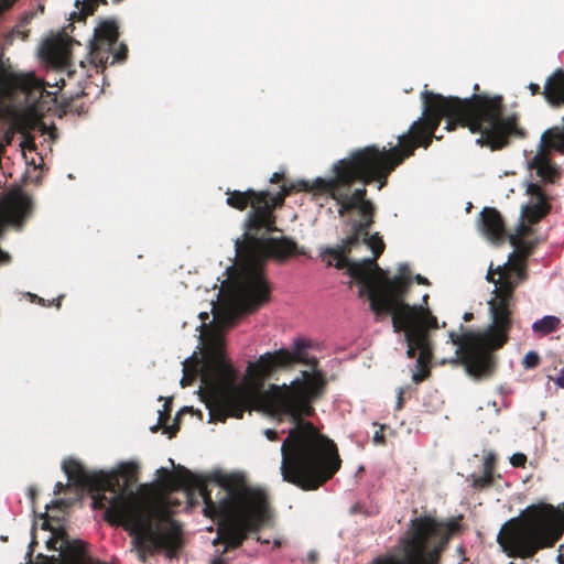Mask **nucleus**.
Here are the masks:
<instances>
[{
    "label": "nucleus",
    "instance_id": "21",
    "mask_svg": "<svg viewBox=\"0 0 564 564\" xmlns=\"http://www.w3.org/2000/svg\"><path fill=\"white\" fill-rule=\"evenodd\" d=\"M540 356L535 351H529L523 358V366L527 369H534L540 365Z\"/></svg>",
    "mask_w": 564,
    "mask_h": 564
},
{
    "label": "nucleus",
    "instance_id": "10",
    "mask_svg": "<svg viewBox=\"0 0 564 564\" xmlns=\"http://www.w3.org/2000/svg\"><path fill=\"white\" fill-rule=\"evenodd\" d=\"M529 202L522 206L521 221L516 228L514 234L508 236L509 242L514 247V251L501 267L519 269L522 273L521 283L527 279V258L534 250V242L528 240L533 234V229L527 225L538 224L551 210L550 198L538 183H530L527 187Z\"/></svg>",
    "mask_w": 564,
    "mask_h": 564
},
{
    "label": "nucleus",
    "instance_id": "36",
    "mask_svg": "<svg viewBox=\"0 0 564 564\" xmlns=\"http://www.w3.org/2000/svg\"><path fill=\"white\" fill-rule=\"evenodd\" d=\"M556 384L564 389V368L561 370L560 376L555 379Z\"/></svg>",
    "mask_w": 564,
    "mask_h": 564
},
{
    "label": "nucleus",
    "instance_id": "48",
    "mask_svg": "<svg viewBox=\"0 0 564 564\" xmlns=\"http://www.w3.org/2000/svg\"><path fill=\"white\" fill-rule=\"evenodd\" d=\"M475 90L479 89V86L476 84L474 87Z\"/></svg>",
    "mask_w": 564,
    "mask_h": 564
},
{
    "label": "nucleus",
    "instance_id": "37",
    "mask_svg": "<svg viewBox=\"0 0 564 564\" xmlns=\"http://www.w3.org/2000/svg\"><path fill=\"white\" fill-rule=\"evenodd\" d=\"M236 318H237V316L234 313H229L228 316L226 317L225 323L227 325L231 326L235 324Z\"/></svg>",
    "mask_w": 564,
    "mask_h": 564
},
{
    "label": "nucleus",
    "instance_id": "12",
    "mask_svg": "<svg viewBox=\"0 0 564 564\" xmlns=\"http://www.w3.org/2000/svg\"><path fill=\"white\" fill-rule=\"evenodd\" d=\"M564 154V117L561 124L546 129L540 139L539 152L531 160L530 166L545 183L554 184L561 178L560 167L551 160L550 153Z\"/></svg>",
    "mask_w": 564,
    "mask_h": 564
},
{
    "label": "nucleus",
    "instance_id": "9",
    "mask_svg": "<svg viewBox=\"0 0 564 564\" xmlns=\"http://www.w3.org/2000/svg\"><path fill=\"white\" fill-rule=\"evenodd\" d=\"M459 530L455 520L437 521L429 516L411 521V536L404 541L403 562L394 556L377 557L371 564H438L451 536Z\"/></svg>",
    "mask_w": 564,
    "mask_h": 564
},
{
    "label": "nucleus",
    "instance_id": "45",
    "mask_svg": "<svg viewBox=\"0 0 564 564\" xmlns=\"http://www.w3.org/2000/svg\"><path fill=\"white\" fill-rule=\"evenodd\" d=\"M257 541H258V542H261V543H269V541H267V540H265V541H262V540L260 539V536H258V538H257Z\"/></svg>",
    "mask_w": 564,
    "mask_h": 564
},
{
    "label": "nucleus",
    "instance_id": "51",
    "mask_svg": "<svg viewBox=\"0 0 564 564\" xmlns=\"http://www.w3.org/2000/svg\"><path fill=\"white\" fill-rule=\"evenodd\" d=\"M562 106H564V104H562Z\"/></svg>",
    "mask_w": 564,
    "mask_h": 564
},
{
    "label": "nucleus",
    "instance_id": "32",
    "mask_svg": "<svg viewBox=\"0 0 564 564\" xmlns=\"http://www.w3.org/2000/svg\"><path fill=\"white\" fill-rule=\"evenodd\" d=\"M529 90L531 91L532 96L542 94L543 89H541L540 85L530 83L528 86Z\"/></svg>",
    "mask_w": 564,
    "mask_h": 564
},
{
    "label": "nucleus",
    "instance_id": "26",
    "mask_svg": "<svg viewBox=\"0 0 564 564\" xmlns=\"http://www.w3.org/2000/svg\"><path fill=\"white\" fill-rule=\"evenodd\" d=\"M495 456L492 454L488 455L486 458H485V462H484V471L486 473H490L494 475V470H495Z\"/></svg>",
    "mask_w": 564,
    "mask_h": 564
},
{
    "label": "nucleus",
    "instance_id": "6",
    "mask_svg": "<svg viewBox=\"0 0 564 564\" xmlns=\"http://www.w3.org/2000/svg\"><path fill=\"white\" fill-rule=\"evenodd\" d=\"M378 274L379 279L372 278V284L366 293L370 301V308L378 317L391 315L394 333H404L408 358L412 359L419 352L417 371L413 373L412 380L421 383L431 375L433 345L429 330L438 328L437 318L424 306L410 305L405 302L412 284L408 264H401L399 274L393 278H388L384 272Z\"/></svg>",
    "mask_w": 564,
    "mask_h": 564
},
{
    "label": "nucleus",
    "instance_id": "15",
    "mask_svg": "<svg viewBox=\"0 0 564 564\" xmlns=\"http://www.w3.org/2000/svg\"><path fill=\"white\" fill-rule=\"evenodd\" d=\"M480 226L484 235L494 242H502L507 237L501 214L494 207H485L480 213Z\"/></svg>",
    "mask_w": 564,
    "mask_h": 564
},
{
    "label": "nucleus",
    "instance_id": "8",
    "mask_svg": "<svg viewBox=\"0 0 564 564\" xmlns=\"http://www.w3.org/2000/svg\"><path fill=\"white\" fill-rule=\"evenodd\" d=\"M564 534V502L554 507L539 501L518 518L507 521L497 535L502 552L511 558H532L553 547Z\"/></svg>",
    "mask_w": 564,
    "mask_h": 564
},
{
    "label": "nucleus",
    "instance_id": "17",
    "mask_svg": "<svg viewBox=\"0 0 564 564\" xmlns=\"http://www.w3.org/2000/svg\"><path fill=\"white\" fill-rule=\"evenodd\" d=\"M86 544L80 540L68 539L65 531H61V544L59 551L62 554L69 556L70 558H79L85 552Z\"/></svg>",
    "mask_w": 564,
    "mask_h": 564
},
{
    "label": "nucleus",
    "instance_id": "1",
    "mask_svg": "<svg viewBox=\"0 0 564 564\" xmlns=\"http://www.w3.org/2000/svg\"><path fill=\"white\" fill-rule=\"evenodd\" d=\"M421 99L422 117L398 138V145L389 149L368 145L355 150L333 164L330 177L314 180L315 192L334 199L339 206L340 217L352 210H358L361 217L360 220H349L350 234L340 243L324 251L325 256L336 260L337 269L346 268L347 273L360 283L359 297H364L372 284V271L383 274L377 259L386 248L379 232L369 234L375 224L376 206L366 198V185L378 182L381 189L387 185L389 175L413 155L417 147L427 149L433 138L441 140L442 135H436L435 131L443 119H446L445 130L468 128L471 133L479 134L476 143L491 151L507 148L512 138L527 137L516 113L503 116L502 96L474 94L462 99L424 90Z\"/></svg>",
    "mask_w": 564,
    "mask_h": 564
},
{
    "label": "nucleus",
    "instance_id": "19",
    "mask_svg": "<svg viewBox=\"0 0 564 564\" xmlns=\"http://www.w3.org/2000/svg\"><path fill=\"white\" fill-rule=\"evenodd\" d=\"M121 0H111L112 3H119ZM108 0H76V8L84 15H90L99 4H107Z\"/></svg>",
    "mask_w": 564,
    "mask_h": 564
},
{
    "label": "nucleus",
    "instance_id": "47",
    "mask_svg": "<svg viewBox=\"0 0 564 564\" xmlns=\"http://www.w3.org/2000/svg\"><path fill=\"white\" fill-rule=\"evenodd\" d=\"M562 558H563V556H562V555H558V561H560V563H561V564H563V563H562Z\"/></svg>",
    "mask_w": 564,
    "mask_h": 564
},
{
    "label": "nucleus",
    "instance_id": "34",
    "mask_svg": "<svg viewBox=\"0 0 564 564\" xmlns=\"http://www.w3.org/2000/svg\"><path fill=\"white\" fill-rule=\"evenodd\" d=\"M178 431V425L175 423L172 426H165V432L170 434V437H173Z\"/></svg>",
    "mask_w": 564,
    "mask_h": 564
},
{
    "label": "nucleus",
    "instance_id": "20",
    "mask_svg": "<svg viewBox=\"0 0 564 564\" xmlns=\"http://www.w3.org/2000/svg\"><path fill=\"white\" fill-rule=\"evenodd\" d=\"M494 484V475L484 471L480 476H473V487L475 489H485Z\"/></svg>",
    "mask_w": 564,
    "mask_h": 564
},
{
    "label": "nucleus",
    "instance_id": "3",
    "mask_svg": "<svg viewBox=\"0 0 564 564\" xmlns=\"http://www.w3.org/2000/svg\"><path fill=\"white\" fill-rule=\"evenodd\" d=\"M63 470L69 484L56 482L54 494L59 495L70 485L90 494L94 509H105V520L123 527L133 536L138 557L145 563L148 557L165 550L173 557L182 546V530L165 506L152 505L135 491L138 466L123 463L118 469L89 471L80 462L68 458Z\"/></svg>",
    "mask_w": 564,
    "mask_h": 564
},
{
    "label": "nucleus",
    "instance_id": "14",
    "mask_svg": "<svg viewBox=\"0 0 564 564\" xmlns=\"http://www.w3.org/2000/svg\"><path fill=\"white\" fill-rule=\"evenodd\" d=\"M0 84L6 89H20L26 91L30 95L40 94V98L46 101L50 99L51 101L57 102V96L55 93H51L45 89V85L47 86H59L65 85L64 78L55 79L53 84L50 82H41L33 75H17V74H7L0 78Z\"/></svg>",
    "mask_w": 564,
    "mask_h": 564
},
{
    "label": "nucleus",
    "instance_id": "7",
    "mask_svg": "<svg viewBox=\"0 0 564 564\" xmlns=\"http://www.w3.org/2000/svg\"><path fill=\"white\" fill-rule=\"evenodd\" d=\"M519 269L490 264L486 279L495 284V296L488 302L491 324L482 332L449 333L451 341L458 347L457 354L466 371L475 379L492 376L496 368L494 351L502 348L512 328L514 291L521 284Z\"/></svg>",
    "mask_w": 564,
    "mask_h": 564
},
{
    "label": "nucleus",
    "instance_id": "46",
    "mask_svg": "<svg viewBox=\"0 0 564 564\" xmlns=\"http://www.w3.org/2000/svg\"><path fill=\"white\" fill-rule=\"evenodd\" d=\"M158 429H159V425H155V426H153L151 430H152V432H156V431H158Z\"/></svg>",
    "mask_w": 564,
    "mask_h": 564
},
{
    "label": "nucleus",
    "instance_id": "39",
    "mask_svg": "<svg viewBox=\"0 0 564 564\" xmlns=\"http://www.w3.org/2000/svg\"><path fill=\"white\" fill-rule=\"evenodd\" d=\"M36 495H37V490H36V488H34V487H30V488H29V496H30V498L32 499V501H33V502H34V500H35Z\"/></svg>",
    "mask_w": 564,
    "mask_h": 564
},
{
    "label": "nucleus",
    "instance_id": "43",
    "mask_svg": "<svg viewBox=\"0 0 564 564\" xmlns=\"http://www.w3.org/2000/svg\"><path fill=\"white\" fill-rule=\"evenodd\" d=\"M61 301H62V296H61V297H58V299L56 300V306H57V307H59V306H61Z\"/></svg>",
    "mask_w": 564,
    "mask_h": 564
},
{
    "label": "nucleus",
    "instance_id": "33",
    "mask_svg": "<svg viewBox=\"0 0 564 564\" xmlns=\"http://www.w3.org/2000/svg\"><path fill=\"white\" fill-rule=\"evenodd\" d=\"M284 180V173L283 172H275L272 174L270 182L273 184H278Z\"/></svg>",
    "mask_w": 564,
    "mask_h": 564
},
{
    "label": "nucleus",
    "instance_id": "2",
    "mask_svg": "<svg viewBox=\"0 0 564 564\" xmlns=\"http://www.w3.org/2000/svg\"><path fill=\"white\" fill-rule=\"evenodd\" d=\"M305 339L294 341V351L279 349L265 352L249 362L247 377L252 387L238 384L237 372L221 344H215L197 369L184 366L183 388L192 386L199 375L200 398L209 411L210 421L241 419L259 393L262 408L279 421L293 426L281 446V475L284 481L302 490H316L332 479L341 466L336 443L306 417L315 414L314 402L326 387L318 361L308 358Z\"/></svg>",
    "mask_w": 564,
    "mask_h": 564
},
{
    "label": "nucleus",
    "instance_id": "27",
    "mask_svg": "<svg viewBox=\"0 0 564 564\" xmlns=\"http://www.w3.org/2000/svg\"><path fill=\"white\" fill-rule=\"evenodd\" d=\"M70 506V501L66 499H55L51 501V506H46V509L58 508V509H66Z\"/></svg>",
    "mask_w": 564,
    "mask_h": 564
},
{
    "label": "nucleus",
    "instance_id": "40",
    "mask_svg": "<svg viewBox=\"0 0 564 564\" xmlns=\"http://www.w3.org/2000/svg\"><path fill=\"white\" fill-rule=\"evenodd\" d=\"M429 294H424L423 295V303L421 304L422 306H424L425 308H427L430 311V308L427 307V301H429Z\"/></svg>",
    "mask_w": 564,
    "mask_h": 564
},
{
    "label": "nucleus",
    "instance_id": "29",
    "mask_svg": "<svg viewBox=\"0 0 564 564\" xmlns=\"http://www.w3.org/2000/svg\"><path fill=\"white\" fill-rule=\"evenodd\" d=\"M405 393V388H399L398 390V400H397V410H401L403 408L404 399L403 394Z\"/></svg>",
    "mask_w": 564,
    "mask_h": 564
},
{
    "label": "nucleus",
    "instance_id": "28",
    "mask_svg": "<svg viewBox=\"0 0 564 564\" xmlns=\"http://www.w3.org/2000/svg\"><path fill=\"white\" fill-rule=\"evenodd\" d=\"M11 261H12L11 254L0 248V267L8 265L11 263Z\"/></svg>",
    "mask_w": 564,
    "mask_h": 564
},
{
    "label": "nucleus",
    "instance_id": "30",
    "mask_svg": "<svg viewBox=\"0 0 564 564\" xmlns=\"http://www.w3.org/2000/svg\"><path fill=\"white\" fill-rule=\"evenodd\" d=\"M46 54L50 58H55L58 54V47L55 44H48L46 47Z\"/></svg>",
    "mask_w": 564,
    "mask_h": 564
},
{
    "label": "nucleus",
    "instance_id": "42",
    "mask_svg": "<svg viewBox=\"0 0 564 564\" xmlns=\"http://www.w3.org/2000/svg\"><path fill=\"white\" fill-rule=\"evenodd\" d=\"M62 107L64 108V111H67V108L69 107V102L62 104Z\"/></svg>",
    "mask_w": 564,
    "mask_h": 564
},
{
    "label": "nucleus",
    "instance_id": "13",
    "mask_svg": "<svg viewBox=\"0 0 564 564\" xmlns=\"http://www.w3.org/2000/svg\"><path fill=\"white\" fill-rule=\"evenodd\" d=\"M33 202L21 188L12 189L0 200V237L9 226L21 228L31 216Z\"/></svg>",
    "mask_w": 564,
    "mask_h": 564
},
{
    "label": "nucleus",
    "instance_id": "18",
    "mask_svg": "<svg viewBox=\"0 0 564 564\" xmlns=\"http://www.w3.org/2000/svg\"><path fill=\"white\" fill-rule=\"evenodd\" d=\"M561 326V319L554 315L543 316L532 324V330L540 337L556 332Z\"/></svg>",
    "mask_w": 564,
    "mask_h": 564
},
{
    "label": "nucleus",
    "instance_id": "24",
    "mask_svg": "<svg viewBox=\"0 0 564 564\" xmlns=\"http://www.w3.org/2000/svg\"><path fill=\"white\" fill-rule=\"evenodd\" d=\"M61 531L62 530L53 532V536L47 541L48 550L59 551V546H57V543L61 542Z\"/></svg>",
    "mask_w": 564,
    "mask_h": 564
},
{
    "label": "nucleus",
    "instance_id": "35",
    "mask_svg": "<svg viewBox=\"0 0 564 564\" xmlns=\"http://www.w3.org/2000/svg\"><path fill=\"white\" fill-rule=\"evenodd\" d=\"M414 280L416 281L417 284H423V285H429L430 282L426 278L422 276L421 274H416L414 276Z\"/></svg>",
    "mask_w": 564,
    "mask_h": 564
},
{
    "label": "nucleus",
    "instance_id": "49",
    "mask_svg": "<svg viewBox=\"0 0 564 564\" xmlns=\"http://www.w3.org/2000/svg\"><path fill=\"white\" fill-rule=\"evenodd\" d=\"M43 528H44V529H46V528H47V522H44Z\"/></svg>",
    "mask_w": 564,
    "mask_h": 564
},
{
    "label": "nucleus",
    "instance_id": "38",
    "mask_svg": "<svg viewBox=\"0 0 564 564\" xmlns=\"http://www.w3.org/2000/svg\"><path fill=\"white\" fill-rule=\"evenodd\" d=\"M228 563L229 562L227 558H225L224 556H218V557L214 558L210 564H228Z\"/></svg>",
    "mask_w": 564,
    "mask_h": 564
},
{
    "label": "nucleus",
    "instance_id": "11",
    "mask_svg": "<svg viewBox=\"0 0 564 564\" xmlns=\"http://www.w3.org/2000/svg\"><path fill=\"white\" fill-rule=\"evenodd\" d=\"M128 57V46L119 42L116 20L106 19L96 26L90 43L89 58L96 68L104 70L108 65L123 63Z\"/></svg>",
    "mask_w": 564,
    "mask_h": 564
},
{
    "label": "nucleus",
    "instance_id": "22",
    "mask_svg": "<svg viewBox=\"0 0 564 564\" xmlns=\"http://www.w3.org/2000/svg\"><path fill=\"white\" fill-rule=\"evenodd\" d=\"M171 411H172V401L167 400L163 405V410L159 412V424L164 425L166 423V421L170 417Z\"/></svg>",
    "mask_w": 564,
    "mask_h": 564
},
{
    "label": "nucleus",
    "instance_id": "25",
    "mask_svg": "<svg viewBox=\"0 0 564 564\" xmlns=\"http://www.w3.org/2000/svg\"><path fill=\"white\" fill-rule=\"evenodd\" d=\"M372 440L377 445L386 444L384 425H379V430L375 432Z\"/></svg>",
    "mask_w": 564,
    "mask_h": 564
},
{
    "label": "nucleus",
    "instance_id": "31",
    "mask_svg": "<svg viewBox=\"0 0 564 564\" xmlns=\"http://www.w3.org/2000/svg\"><path fill=\"white\" fill-rule=\"evenodd\" d=\"M264 435L267 436V438L269 441H272V442L279 440V434H278V432L275 430L267 429L264 431Z\"/></svg>",
    "mask_w": 564,
    "mask_h": 564
},
{
    "label": "nucleus",
    "instance_id": "50",
    "mask_svg": "<svg viewBox=\"0 0 564 564\" xmlns=\"http://www.w3.org/2000/svg\"><path fill=\"white\" fill-rule=\"evenodd\" d=\"M98 564H107V563H98Z\"/></svg>",
    "mask_w": 564,
    "mask_h": 564
},
{
    "label": "nucleus",
    "instance_id": "41",
    "mask_svg": "<svg viewBox=\"0 0 564 564\" xmlns=\"http://www.w3.org/2000/svg\"><path fill=\"white\" fill-rule=\"evenodd\" d=\"M471 318H473V313H465V315H464V319H465L466 322L470 321Z\"/></svg>",
    "mask_w": 564,
    "mask_h": 564
},
{
    "label": "nucleus",
    "instance_id": "23",
    "mask_svg": "<svg viewBox=\"0 0 564 564\" xmlns=\"http://www.w3.org/2000/svg\"><path fill=\"white\" fill-rule=\"evenodd\" d=\"M527 463V456L522 453H516L510 457V464L513 467H520L523 468Z\"/></svg>",
    "mask_w": 564,
    "mask_h": 564
},
{
    "label": "nucleus",
    "instance_id": "44",
    "mask_svg": "<svg viewBox=\"0 0 564 564\" xmlns=\"http://www.w3.org/2000/svg\"><path fill=\"white\" fill-rule=\"evenodd\" d=\"M280 545H281V542H280L279 540H275V541H274V546H275V547H280Z\"/></svg>",
    "mask_w": 564,
    "mask_h": 564
},
{
    "label": "nucleus",
    "instance_id": "16",
    "mask_svg": "<svg viewBox=\"0 0 564 564\" xmlns=\"http://www.w3.org/2000/svg\"><path fill=\"white\" fill-rule=\"evenodd\" d=\"M542 95L552 107L564 104V69L554 70L545 80Z\"/></svg>",
    "mask_w": 564,
    "mask_h": 564
},
{
    "label": "nucleus",
    "instance_id": "5",
    "mask_svg": "<svg viewBox=\"0 0 564 564\" xmlns=\"http://www.w3.org/2000/svg\"><path fill=\"white\" fill-rule=\"evenodd\" d=\"M158 474L166 492L180 489L185 490L188 496L196 490L199 492L205 505V516L218 520L214 544H225L223 554L240 547L249 534L258 532L270 517L268 497L261 490L247 489L240 492L227 478H221L219 485L223 496L218 501H214L206 479L184 466L178 465L174 473L160 468Z\"/></svg>",
    "mask_w": 564,
    "mask_h": 564
},
{
    "label": "nucleus",
    "instance_id": "4",
    "mask_svg": "<svg viewBox=\"0 0 564 564\" xmlns=\"http://www.w3.org/2000/svg\"><path fill=\"white\" fill-rule=\"evenodd\" d=\"M313 191L314 181L311 183L300 180L289 185L283 184L275 194L254 189L227 192V204L230 207L238 210L251 207L245 221L242 238L235 242L237 263L228 269L241 313H252L270 300L271 288L264 274L268 259L283 262L292 256L305 253L294 240L268 235L278 230L274 210L284 204L286 196L295 192Z\"/></svg>",
    "mask_w": 564,
    "mask_h": 564
}]
</instances>
